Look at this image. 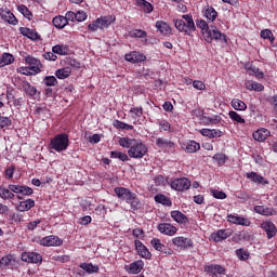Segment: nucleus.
Instances as JSON below:
<instances>
[{"mask_svg":"<svg viewBox=\"0 0 277 277\" xmlns=\"http://www.w3.org/2000/svg\"><path fill=\"white\" fill-rule=\"evenodd\" d=\"M32 194L34 188L27 185L9 184L8 187L0 185V198H2V200H14L16 196L17 200H23L21 196H31Z\"/></svg>","mask_w":277,"mask_h":277,"instance_id":"nucleus-1","label":"nucleus"},{"mask_svg":"<svg viewBox=\"0 0 277 277\" xmlns=\"http://www.w3.org/2000/svg\"><path fill=\"white\" fill-rule=\"evenodd\" d=\"M183 19H173L175 28L177 31L186 34V36H192L196 31V24L194 23V17L192 14L182 15Z\"/></svg>","mask_w":277,"mask_h":277,"instance_id":"nucleus-2","label":"nucleus"},{"mask_svg":"<svg viewBox=\"0 0 277 277\" xmlns=\"http://www.w3.org/2000/svg\"><path fill=\"white\" fill-rule=\"evenodd\" d=\"M49 146L51 150H55V153H64V150H68V146H70V138L67 133L56 134L51 138Z\"/></svg>","mask_w":277,"mask_h":277,"instance_id":"nucleus-3","label":"nucleus"},{"mask_svg":"<svg viewBox=\"0 0 277 277\" xmlns=\"http://www.w3.org/2000/svg\"><path fill=\"white\" fill-rule=\"evenodd\" d=\"M203 39L211 44L213 40L215 42H222L223 44H228V37L220 31L217 27L210 25V29L208 31H205Z\"/></svg>","mask_w":277,"mask_h":277,"instance_id":"nucleus-4","label":"nucleus"},{"mask_svg":"<svg viewBox=\"0 0 277 277\" xmlns=\"http://www.w3.org/2000/svg\"><path fill=\"white\" fill-rule=\"evenodd\" d=\"M148 153V146L144 144L141 140L134 141L132 147L128 150V156L131 159H144L145 155Z\"/></svg>","mask_w":277,"mask_h":277,"instance_id":"nucleus-5","label":"nucleus"},{"mask_svg":"<svg viewBox=\"0 0 277 277\" xmlns=\"http://www.w3.org/2000/svg\"><path fill=\"white\" fill-rule=\"evenodd\" d=\"M168 185H170L171 189H174V192H187V189L192 187V181L187 177H177L171 180Z\"/></svg>","mask_w":277,"mask_h":277,"instance_id":"nucleus-6","label":"nucleus"},{"mask_svg":"<svg viewBox=\"0 0 277 277\" xmlns=\"http://www.w3.org/2000/svg\"><path fill=\"white\" fill-rule=\"evenodd\" d=\"M16 88L17 90H23L26 96H30V98H34V96H36L37 94L38 96H40V92L38 91V89L31 85V83H29V81L25 79H19L17 81Z\"/></svg>","mask_w":277,"mask_h":277,"instance_id":"nucleus-7","label":"nucleus"},{"mask_svg":"<svg viewBox=\"0 0 277 277\" xmlns=\"http://www.w3.org/2000/svg\"><path fill=\"white\" fill-rule=\"evenodd\" d=\"M172 243L175 248H179V250H189V248H194V240L184 236L172 238Z\"/></svg>","mask_w":277,"mask_h":277,"instance_id":"nucleus-8","label":"nucleus"},{"mask_svg":"<svg viewBox=\"0 0 277 277\" xmlns=\"http://www.w3.org/2000/svg\"><path fill=\"white\" fill-rule=\"evenodd\" d=\"M21 261L24 263H32L35 265H38V263H42V254L38 252H23L21 254Z\"/></svg>","mask_w":277,"mask_h":277,"instance_id":"nucleus-9","label":"nucleus"},{"mask_svg":"<svg viewBox=\"0 0 277 277\" xmlns=\"http://www.w3.org/2000/svg\"><path fill=\"white\" fill-rule=\"evenodd\" d=\"M150 246L154 250H157V252H161L162 254H166L167 256H172L173 251L172 249L168 248V246L163 245L161 242V239L159 238H153L150 240Z\"/></svg>","mask_w":277,"mask_h":277,"instance_id":"nucleus-10","label":"nucleus"},{"mask_svg":"<svg viewBox=\"0 0 277 277\" xmlns=\"http://www.w3.org/2000/svg\"><path fill=\"white\" fill-rule=\"evenodd\" d=\"M40 246H44L45 248H51V247H60L64 243V240L57 236H45L39 241Z\"/></svg>","mask_w":277,"mask_h":277,"instance_id":"nucleus-11","label":"nucleus"},{"mask_svg":"<svg viewBox=\"0 0 277 277\" xmlns=\"http://www.w3.org/2000/svg\"><path fill=\"white\" fill-rule=\"evenodd\" d=\"M0 16L2 21H4V23H9V25H18V19L14 13L8 9V6L0 8Z\"/></svg>","mask_w":277,"mask_h":277,"instance_id":"nucleus-12","label":"nucleus"},{"mask_svg":"<svg viewBox=\"0 0 277 277\" xmlns=\"http://www.w3.org/2000/svg\"><path fill=\"white\" fill-rule=\"evenodd\" d=\"M205 272L212 277L226 276V268L219 264H210L205 266Z\"/></svg>","mask_w":277,"mask_h":277,"instance_id":"nucleus-13","label":"nucleus"},{"mask_svg":"<svg viewBox=\"0 0 277 277\" xmlns=\"http://www.w3.org/2000/svg\"><path fill=\"white\" fill-rule=\"evenodd\" d=\"M124 60L130 64H142V62H146V56L140 51H132L124 55Z\"/></svg>","mask_w":277,"mask_h":277,"instance_id":"nucleus-14","label":"nucleus"},{"mask_svg":"<svg viewBox=\"0 0 277 277\" xmlns=\"http://www.w3.org/2000/svg\"><path fill=\"white\" fill-rule=\"evenodd\" d=\"M157 228L161 235H167L168 237H174L179 233V228L170 223H159Z\"/></svg>","mask_w":277,"mask_h":277,"instance_id":"nucleus-15","label":"nucleus"},{"mask_svg":"<svg viewBox=\"0 0 277 277\" xmlns=\"http://www.w3.org/2000/svg\"><path fill=\"white\" fill-rule=\"evenodd\" d=\"M25 62H26V64H28V66H30V70L35 75L42 72V63L40 62V60H38L31 55H27L25 57Z\"/></svg>","mask_w":277,"mask_h":277,"instance_id":"nucleus-16","label":"nucleus"},{"mask_svg":"<svg viewBox=\"0 0 277 277\" xmlns=\"http://www.w3.org/2000/svg\"><path fill=\"white\" fill-rule=\"evenodd\" d=\"M19 34L25 38H28V40H31L32 42H38V40H42V37L38 31H36V29L19 27Z\"/></svg>","mask_w":277,"mask_h":277,"instance_id":"nucleus-17","label":"nucleus"},{"mask_svg":"<svg viewBox=\"0 0 277 277\" xmlns=\"http://www.w3.org/2000/svg\"><path fill=\"white\" fill-rule=\"evenodd\" d=\"M117 198H119V200H122L123 202H128L129 199L132 198V196L135 194L133 192H131V189L127 188V187H115L114 189Z\"/></svg>","mask_w":277,"mask_h":277,"instance_id":"nucleus-18","label":"nucleus"},{"mask_svg":"<svg viewBox=\"0 0 277 277\" xmlns=\"http://www.w3.org/2000/svg\"><path fill=\"white\" fill-rule=\"evenodd\" d=\"M246 179H248L251 183H255L256 185H269V181L254 171L247 172Z\"/></svg>","mask_w":277,"mask_h":277,"instance_id":"nucleus-19","label":"nucleus"},{"mask_svg":"<svg viewBox=\"0 0 277 277\" xmlns=\"http://www.w3.org/2000/svg\"><path fill=\"white\" fill-rule=\"evenodd\" d=\"M261 228L262 230L266 232L267 239H274V237H276L277 228L274 222L264 221L263 223H261Z\"/></svg>","mask_w":277,"mask_h":277,"instance_id":"nucleus-20","label":"nucleus"},{"mask_svg":"<svg viewBox=\"0 0 277 277\" xmlns=\"http://www.w3.org/2000/svg\"><path fill=\"white\" fill-rule=\"evenodd\" d=\"M202 16L207 18L208 23H215V19L217 18V11L215 8L208 4L202 9Z\"/></svg>","mask_w":277,"mask_h":277,"instance_id":"nucleus-21","label":"nucleus"},{"mask_svg":"<svg viewBox=\"0 0 277 277\" xmlns=\"http://www.w3.org/2000/svg\"><path fill=\"white\" fill-rule=\"evenodd\" d=\"M230 235H233V232L229 229H219L211 234V239L215 241V243H220V241L228 239Z\"/></svg>","mask_w":277,"mask_h":277,"instance_id":"nucleus-22","label":"nucleus"},{"mask_svg":"<svg viewBox=\"0 0 277 277\" xmlns=\"http://www.w3.org/2000/svg\"><path fill=\"white\" fill-rule=\"evenodd\" d=\"M134 246H135L136 252H138V255L142 259H146L147 261H149V259L153 258V254L150 253V251H148V248H146V246H144L142 241L135 240Z\"/></svg>","mask_w":277,"mask_h":277,"instance_id":"nucleus-23","label":"nucleus"},{"mask_svg":"<svg viewBox=\"0 0 277 277\" xmlns=\"http://www.w3.org/2000/svg\"><path fill=\"white\" fill-rule=\"evenodd\" d=\"M227 222H229L230 224H236L238 226H250V224H251L247 217L237 216L234 214L227 215Z\"/></svg>","mask_w":277,"mask_h":277,"instance_id":"nucleus-24","label":"nucleus"},{"mask_svg":"<svg viewBox=\"0 0 277 277\" xmlns=\"http://www.w3.org/2000/svg\"><path fill=\"white\" fill-rule=\"evenodd\" d=\"M269 135H272V132H269V130L261 128L253 132V140H255V142H265V140H267Z\"/></svg>","mask_w":277,"mask_h":277,"instance_id":"nucleus-25","label":"nucleus"},{"mask_svg":"<svg viewBox=\"0 0 277 277\" xmlns=\"http://www.w3.org/2000/svg\"><path fill=\"white\" fill-rule=\"evenodd\" d=\"M126 269L129 274H140L144 269V261L137 260L131 263L129 266H126Z\"/></svg>","mask_w":277,"mask_h":277,"instance_id":"nucleus-26","label":"nucleus"},{"mask_svg":"<svg viewBox=\"0 0 277 277\" xmlns=\"http://www.w3.org/2000/svg\"><path fill=\"white\" fill-rule=\"evenodd\" d=\"M254 211L255 213H259V215H265L266 217L276 215V210L274 208H269L265 206H255Z\"/></svg>","mask_w":277,"mask_h":277,"instance_id":"nucleus-27","label":"nucleus"},{"mask_svg":"<svg viewBox=\"0 0 277 277\" xmlns=\"http://www.w3.org/2000/svg\"><path fill=\"white\" fill-rule=\"evenodd\" d=\"M156 28L162 36H170V34H172V27L163 21H157Z\"/></svg>","mask_w":277,"mask_h":277,"instance_id":"nucleus-28","label":"nucleus"},{"mask_svg":"<svg viewBox=\"0 0 277 277\" xmlns=\"http://www.w3.org/2000/svg\"><path fill=\"white\" fill-rule=\"evenodd\" d=\"M136 5L144 14H150L155 10V6L146 0H136Z\"/></svg>","mask_w":277,"mask_h":277,"instance_id":"nucleus-29","label":"nucleus"},{"mask_svg":"<svg viewBox=\"0 0 277 277\" xmlns=\"http://www.w3.org/2000/svg\"><path fill=\"white\" fill-rule=\"evenodd\" d=\"M36 207V201L34 199H26L21 201L16 207L17 211L25 212L34 209Z\"/></svg>","mask_w":277,"mask_h":277,"instance_id":"nucleus-30","label":"nucleus"},{"mask_svg":"<svg viewBox=\"0 0 277 277\" xmlns=\"http://www.w3.org/2000/svg\"><path fill=\"white\" fill-rule=\"evenodd\" d=\"M156 146L158 148H176V143L172 142V140L158 137L156 138Z\"/></svg>","mask_w":277,"mask_h":277,"instance_id":"nucleus-31","label":"nucleus"},{"mask_svg":"<svg viewBox=\"0 0 277 277\" xmlns=\"http://www.w3.org/2000/svg\"><path fill=\"white\" fill-rule=\"evenodd\" d=\"M154 200L158 205H162V207H171L172 206V199H170V197H168L163 194L155 195Z\"/></svg>","mask_w":277,"mask_h":277,"instance_id":"nucleus-32","label":"nucleus"},{"mask_svg":"<svg viewBox=\"0 0 277 277\" xmlns=\"http://www.w3.org/2000/svg\"><path fill=\"white\" fill-rule=\"evenodd\" d=\"M14 61H15L14 55H12L11 53L4 52L0 56V68L10 66V64H14Z\"/></svg>","mask_w":277,"mask_h":277,"instance_id":"nucleus-33","label":"nucleus"},{"mask_svg":"<svg viewBox=\"0 0 277 277\" xmlns=\"http://www.w3.org/2000/svg\"><path fill=\"white\" fill-rule=\"evenodd\" d=\"M171 217L174 220V222H177V224H187V216L179 210L171 211Z\"/></svg>","mask_w":277,"mask_h":277,"instance_id":"nucleus-34","label":"nucleus"},{"mask_svg":"<svg viewBox=\"0 0 277 277\" xmlns=\"http://www.w3.org/2000/svg\"><path fill=\"white\" fill-rule=\"evenodd\" d=\"M246 89L250 90V92H252L254 90V92H263V90H265V87L259 82H252L251 80H247L245 82Z\"/></svg>","mask_w":277,"mask_h":277,"instance_id":"nucleus-35","label":"nucleus"},{"mask_svg":"<svg viewBox=\"0 0 277 277\" xmlns=\"http://www.w3.org/2000/svg\"><path fill=\"white\" fill-rule=\"evenodd\" d=\"M80 269L87 272V274H98V265H94L92 263H81L79 265Z\"/></svg>","mask_w":277,"mask_h":277,"instance_id":"nucleus-36","label":"nucleus"},{"mask_svg":"<svg viewBox=\"0 0 277 277\" xmlns=\"http://www.w3.org/2000/svg\"><path fill=\"white\" fill-rule=\"evenodd\" d=\"M72 75V69L70 67H63L55 71V77L57 79H68Z\"/></svg>","mask_w":277,"mask_h":277,"instance_id":"nucleus-37","label":"nucleus"},{"mask_svg":"<svg viewBox=\"0 0 277 277\" xmlns=\"http://www.w3.org/2000/svg\"><path fill=\"white\" fill-rule=\"evenodd\" d=\"M232 107L236 111H246V109H248V105L246 104V102H243L239 98L232 100Z\"/></svg>","mask_w":277,"mask_h":277,"instance_id":"nucleus-38","label":"nucleus"},{"mask_svg":"<svg viewBox=\"0 0 277 277\" xmlns=\"http://www.w3.org/2000/svg\"><path fill=\"white\" fill-rule=\"evenodd\" d=\"M113 127L115 129H118V130H121V131H133V126L129 124V123H126L123 121H120L118 119H115L113 121Z\"/></svg>","mask_w":277,"mask_h":277,"instance_id":"nucleus-39","label":"nucleus"},{"mask_svg":"<svg viewBox=\"0 0 277 277\" xmlns=\"http://www.w3.org/2000/svg\"><path fill=\"white\" fill-rule=\"evenodd\" d=\"M52 23H53L54 27H56V29H64L66 27V25H68V22L62 15L55 16L52 19Z\"/></svg>","mask_w":277,"mask_h":277,"instance_id":"nucleus-40","label":"nucleus"},{"mask_svg":"<svg viewBox=\"0 0 277 277\" xmlns=\"http://www.w3.org/2000/svg\"><path fill=\"white\" fill-rule=\"evenodd\" d=\"M184 150L185 153H198V150H200V143L196 141H188Z\"/></svg>","mask_w":277,"mask_h":277,"instance_id":"nucleus-41","label":"nucleus"},{"mask_svg":"<svg viewBox=\"0 0 277 277\" xmlns=\"http://www.w3.org/2000/svg\"><path fill=\"white\" fill-rule=\"evenodd\" d=\"M127 205H130L133 211H138L142 203L140 202V198L137 197V194L134 193L132 198L128 199Z\"/></svg>","mask_w":277,"mask_h":277,"instance_id":"nucleus-42","label":"nucleus"},{"mask_svg":"<svg viewBox=\"0 0 277 277\" xmlns=\"http://www.w3.org/2000/svg\"><path fill=\"white\" fill-rule=\"evenodd\" d=\"M135 141H136L135 138L119 137L118 144L122 148H130L131 149Z\"/></svg>","mask_w":277,"mask_h":277,"instance_id":"nucleus-43","label":"nucleus"},{"mask_svg":"<svg viewBox=\"0 0 277 277\" xmlns=\"http://www.w3.org/2000/svg\"><path fill=\"white\" fill-rule=\"evenodd\" d=\"M52 51L56 55H68V45L56 44L52 47Z\"/></svg>","mask_w":277,"mask_h":277,"instance_id":"nucleus-44","label":"nucleus"},{"mask_svg":"<svg viewBox=\"0 0 277 277\" xmlns=\"http://www.w3.org/2000/svg\"><path fill=\"white\" fill-rule=\"evenodd\" d=\"M12 127V119L10 117H5L0 115V130L5 131Z\"/></svg>","mask_w":277,"mask_h":277,"instance_id":"nucleus-45","label":"nucleus"},{"mask_svg":"<svg viewBox=\"0 0 277 277\" xmlns=\"http://www.w3.org/2000/svg\"><path fill=\"white\" fill-rule=\"evenodd\" d=\"M17 10L21 14H23L24 17H26L28 21H31L34 18V13L29 11V9L25 4H21L17 6Z\"/></svg>","mask_w":277,"mask_h":277,"instance_id":"nucleus-46","label":"nucleus"},{"mask_svg":"<svg viewBox=\"0 0 277 277\" xmlns=\"http://www.w3.org/2000/svg\"><path fill=\"white\" fill-rule=\"evenodd\" d=\"M228 116L233 122H238V124H246V119H243L237 111L230 110Z\"/></svg>","mask_w":277,"mask_h":277,"instance_id":"nucleus-47","label":"nucleus"},{"mask_svg":"<svg viewBox=\"0 0 277 277\" xmlns=\"http://www.w3.org/2000/svg\"><path fill=\"white\" fill-rule=\"evenodd\" d=\"M260 36L263 40H268L271 44H274V40H276L271 29H263Z\"/></svg>","mask_w":277,"mask_h":277,"instance_id":"nucleus-48","label":"nucleus"},{"mask_svg":"<svg viewBox=\"0 0 277 277\" xmlns=\"http://www.w3.org/2000/svg\"><path fill=\"white\" fill-rule=\"evenodd\" d=\"M196 27H198V29H201L202 36H205V31H209V29L211 28V26H209V22L205 19H196Z\"/></svg>","mask_w":277,"mask_h":277,"instance_id":"nucleus-49","label":"nucleus"},{"mask_svg":"<svg viewBox=\"0 0 277 277\" xmlns=\"http://www.w3.org/2000/svg\"><path fill=\"white\" fill-rule=\"evenodd\" d=\"M129 155L122 151H110L111 159H119L120 161H129Z\"/></svg>","mask_w":277,"mask_h":277,"instance_id":"nucleus-50","label":"nucleus"},{"mask_svg":"<svg viewBox=\"0 0 277 277\" xmlns=\"http://www.w3.org/2000/svg\"><path fill=\"white\" fill-rule=\"evenodd\" d=\"M236 256H238L239 261H248L250 259V252L243 248H240L236 250Z\"/></svg>","mask_w":277,"mask_h":277,"instance_id":"nucleus-51","label":"nucleus"},{"mask_svg":"<svg viewBox=\"0 0 277 277\" xmlns=\"http://www.w3.org/2000/svg\"><path fill=\"white\" fill-rule=\"evenodd\" d=\"M212 159H214V161H216L219 166H224V163L228 161V156H226V154L224 153H217L212 157Z\"/></svg>","mask_w":277,"mask_h":277,"instance_id":"nucleus-52","label":"nucleus"},{"mask_svg":"<svg viewBox=\"0 0 277 277\" xmlns=\"http://www.w3.org/2000/svg\"><path fill=\"white\" fill-rule=\"evenodd\" d=\"M14 172H16V167H14V164L8 167L4 171V179L6 181H12L14 179Z\"/></svg>","mask_w":277,"mask_h":277,"instance_id":"nucleus-53","label":"nucleus"},{"mask_svg":"<svg viewBox=\"0 0 277 277\" xmlns=\"http://www.w3.org/2000/svg\"><path fill=\"white\" fill-rule=\"evenodd\" d=\"M146 36H148L146 30L133 29L130 31V38H146Z\"/></svg>","mask_w":277,"mask_h":277,"instance_id":"nucleus-54","label":"nucleus"},{"mask_svg":"<svg viewBox=\"0 0 277 277\" xmlns=\"http://www.w3.org/2000/svg\"><path fill=\"white\" fill-rule=\"evenodd\" d=\"M43 83L48 88H53V85H57V78H55V76H47L43 79Z\"/></svg>","mask_w":277,"mask_h":277,"instance_id":"nucleus-55","label":"nucleus"},{"mask_svg":"<svg viewBox=\"0 0 277 277\" xmlns=\"http://www.w3.org/2000/svg\"><path fill=\"white\" fill-rule=\"evenodd\" d=\"M203 120L207 121V124H220L222 122V117L219 115H214L213 117H203Z\"/></svg>","mask_w":277,"mask_h":277,"instance_id":"nucleus-56","label":"nucleus"},{"mask_svg":"<svg viewBox=\"0 0 277 277\" xmlns=\"http://www.w3.org/2000/svg\"><path fill=\"white\" fill-rule=\"evenodd\" d=\"M97 19H100V23L102 24V27H109V25H111V23H114V21H116V18L111 19V16H101L97 17Z\"/></svg>","mask_w":277,"mask_h":277,"instance_id":"nucleus-57","label":"nucleus"},{"mask_svg":"<svg viewBox=\"0 0 277 277\" xmlns=\"http://www.w3.org/2000/svg\"><path fill=\"white\" fill-rule=\"evenodd\" d=\"M249 74L254 75L256 79H263L265 77V74H263L259 67H250Z\"/></svg>","mask_w":277,"mask_h":277,"instance_id":"nucleus-58","label":"nucleus"},{"mask_svg":"<svg viewBox=\"0 0 277 277\" xmlns=\"http://www.w3.org/2000/svg\"><path fill=\"white\" fill-rule=\"evenodd\" d=\"M190 115L194 118H201V120H205V109L197 107L190 111Z\"/></svg>","mask_w":277,"mask_h":277,"instance_id":"nucleus-59","label":"nucleus"},{"mask_svg":"<svg viewBox=\"0 0 277 277\" xmlns=\"http://www.w3.org/2000/svg\"><path fill=\"white\" fill-rule=\"evenodd\" d=\"M211 194L213 198H216V200H226V193L223 190L212 189Z\"/></svg>","mask_w":277,"mask_h":277,"instance_id":"nucleus-60","label":"nucleus"},{"mask_svg":"<svg viewBox=\"0 0 277 277\" xmlns=\"http://www.w3.org/2000/svg\"><path fill=\"white\" fill-rule=\"evenodd\" d=\"M130 114H134V118H142V116H144V108L142 106L132 107Z\"/></svg>","mask_w":277,"mask_h":277,"instance_id":"nucleus-61","label":"nucleus"},{"mask_svg":"<svg viewBox=\"0 0 277 277\" xmlns=\"http://www.w3.org/2000/svg\"><path fill=\"white\" fill-rule=\"evenodd\" d=\"M159 127L160 129H162L163 131H167L168 133L172 131V126L167 120L159 121Z\"/></svg>","mask_w":277,"mask_h":277,"instance_id":"nucleus-62","label":"nucleus"},{"mask_svg":"<svg viewBox=\"0 0 277 277\" xmlns=\"http://www.w3.org/2000/svg\"><path fill=\"white\" fill-rule=\"evenodd\" d=\"M88 18V13H85L84 11H78L76 13V21L78 23H83V21H85Z\"/></svg>","mask_w":277,"mask_h":277,"instance_id":"nucleus-63","label":"nucleus"},{"mask_svg":"<svg viewBox=\"0 0 277 277\" xmlns=\"http://www.w3.org/2000/svg\"><path fill=\"white\" fill-rule=\"evenodd\" d=\"M43 57L48 61V62H56L57 61V55L55 54V52H45L43 54Z\"/></svg>","mask_w":277,"mask_h":277,"instance_id":"nucleus-64","label":"nucleus"}]
</instances>
